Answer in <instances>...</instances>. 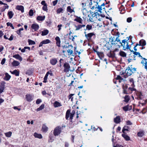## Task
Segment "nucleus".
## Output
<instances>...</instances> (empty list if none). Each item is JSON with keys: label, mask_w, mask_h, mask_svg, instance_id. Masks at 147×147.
I'll return each mask as SVG.
<instances>
[{"label": "nucleus", "mask_w": 147, "mask_h": 147, "mask_svg": "<svg viewBox=\"0 0 147 147\" xmlns=\"http://www.w3.org/2000/svg\"><path fill=\"white\" fill-rule=\"evenodd\" d=\"M99 2L97 1H93V3L92 2H90L89 3V6L92 9H94L97 8V10H96V11H97L96 12H95L94 14H95L94 16H97L98 14L97 11L100 12V13H101V10L102 9H104V11H105V7H104L105 4L104 3H103L100 5H98Z\"/></svg>", "instance_id": "f257e3e1"}, {"label": "nucleus", "mask_w": 147, "mask_h": 147, "mask_svg": "<svg viewBox=\"0 0 147 147\" xmlns=\"http://www.w3.org/2000/svg\"><path fill=\"white\" fill-rule=\"evenodd\" d=\"M120 45H117V47L120 48L121 47H123V49L124 50L126 49H130V47L129 45L128 42H127V40L126 39H124L122 40V42L121 41Z\"/></svg>", "instance_id": "f03ea898"}, {"label": "nucleus", "mask_w": 147, "mask_h": 147, "mask_svg": "<svg viewBox=\"0 0 147 147\" xmlns=\"http://www.w3.org/2000/svg\"><path fill=\"white\" fill-rule=\"evenodd\" d=\"M132 65L130 66H129L125 70V72L127 76H131L136 71V68L135 67L132 68Z\"/></svg>", "instance_id": "7ed1b4c3"}, {"label": "nucleus", "mask_w": 147, "mask_h": 147, "mask_svg": "<svg viewBox=\"0 0 147 147\" xmlns=\"http://www.w3.org/2000/svg\"><path fill=\"white\" fill-rule=\"evenodd\" d=\"M110 40H111V43L113 45H117L118 43L119 44L121 43V40L119 38H118V37H117L116 39H115V37L114 36L113 37L111 36L110 38Z\"/></svg>", "instance_id": "20e7f679"}, {"label": "nucleus", "mask_w": 147, "mask_h": 147, "mask_svg": "<svg viewBox=\"0 0 147 147\" xmlns=\"http://www.w3.org/2000/svg\"><path fill=\"white\" fill-rule=\"evenodd\" d=\"M62 127L60 126H58L56 127L53 131V134L55 136H58L61 132Z\"/></svg>", "instance_id": "39448f33"}, {"label": "nucleus", "mask_w": 147, "mask_h": 147, "mask_svg": "<svg viewBox=\"0 0 147 147\" xmlns=\"http://www.w3.org/2000/svg\"><path fill=\"white\" fill-rule=\"evenodd\" d=\"M63 67H64V72H68L70 70V67L68 63L66 62L64 64Z\"/></svg>", "instance_id": "423d86ee"}, {"label": "nucleus", "mask_w": 147, "mask_h": 147, "mask_svg": "<svg viewBox=\"0 0 147 147\" xmlns=\"http://www.w3.org/2000/svg\"><path fill=\"white\" fill-rule=\"evenodd\" d=\"M33 96L31 94H27L26 95V98L27 101L31 102L32 101L33 98Z\"/></svg>", "instance_id": "0eeeda50"}, {"label": "nucleus", "mask_w": 147, "mask_h": 147, "mask_svg": "<svg viewBox=\"0 0 147 147\" xmlns=\"http://www.w3.org/2000/svg\"><path fill=\"white\" fill-rule=\"evenodd\" d=\"M94 35L95 36V34L93 32H91L86 34L85 36L86 38L89 40L91 39V37Z\"/></svg>", "instance_id": "6e6552de"}, {"label": "nucleus", "mask_w": 147, "mask_h": 147, "mask_svg": "<svg viewBox=\"0 0 147 147\" xmlns=\"http://www.w3.org/2000/svg\"><path fill=\"white\" fill-rule=\"evenodd\" d=\"M135 57V56H134L133 53H131L129 55V58L127 60L128 63L131 62L132 60H136Z\"/></svg>", "instance_id": "1a4fd4ad"}, {"label": "nucleus", "mask_w": 147, "mask_h": 147, "mask_svg": "<svg viewBox=\"0 0 147 147\" xmlns=\"http://www.w3.org/2000/svg\"><path fill=\"white\" fill-rule=\"evenodd\" d=\"M31 28L34 29L35 31L38 30L39 28V25L36 24H33L31 26Z\"/></svg>", "instance_id": "9d476101"}, {"label": "nucleus", "mask_w": 147, "mask_h": 147, "mask_svg": "<svg viewBox=\"0 0 147 147\" xmlns=\"http://www.w3.org/2000/svg\"><path fill=\"white\" fill-rule=\"evenodd\" d=\"M75 17L76 18L74 19V21H76L80 24H82V22L83 21L82 19L80 17L77 16H75Z\"/></svg>", "instance_id": "9b49d317"}, {"label": "nucleus", "mask_w": 147, "mask_h": 147, "mask_svg": "<svg viewBox=\"0 0 147 147\" xmlns=\"http://www.w3.org/2000/svg\"><path fill=\"white\" fill-rule=\"evenodd\" d=\"M57 60L56 58H53L51 59L50 63L53 65H55L57 63Z\"/></svg>", "instance_id": "f8f14e48"}, {"label": "nucleus", "mask_w": 147, "mask_h": 147, "mask_svg": "<svg viewBox=\"0 0 147 147\" xmlns=\"http://www.w3.org/2000/svg\"><path fill=\"white\" fill-rule=\"evenodd\" d=\"M55 40L56 41V44L57 46L59 47H60L61 46V41L59 37L58 36H57L55 38Z\"/></svg>", "instance_id": "ddd939ff"}, {"label": "nucleus", "mask_w": 147, "mask_h": 147, "mask_svg": "<svg viewBox=\"0 0 147 147\" xmlns=\"http://www.w3.org/2000/svg\"><path fill=\"white\" fill-rule=\"evenodd\" d=\"M12 74L15 75L16 76H18L19 75V71H18L17 70L15 69L13 71H10Z\"/></svg>", "instance_id": "4468645a"}, {"label": "nucleus", "mask_w": 147, "mask_h": 147, "mask_svg": "<svg viewBox=\"0 0 147 147\" xmlns=\"http://www.w3.org/2000/svg\"><path fill=\"white\" fill-rule=\"evenodd\" d=\"M16 9L20 10L21 12L23 13L24 12V7L22 5H17L16 7Z\"/></svg>", "instance_id": "2eb2a0df"}, {"label": "nucleus", "mask_w": 147, "mask_h": 147, "mask_svg": "<svg viewBox=\"0 0 147 147\" xmlns=\"http://www.w3.org/2000/svg\"><path fill=\"white\" fill-rule=\"evenodd\" d=\"M85 25L84 24L81 25L80 24L78 25V26H75V27L76 28L75 30H78L82 28L83 27H84Z\"/></svg>", "instance_id": "dca6fc26"}, {"label": "nucleus", "mask_w": 147, "mask_h": 147, "mask_svg": "<svg viewBox=\"0 0 147 147\" xmlns=\"http://www.w3.org/2000/svg\"><path fill=\"white\" fill-rule=\"evenodd\" d=\"M140 46H144L146 44V42L145 40L142 39L140 40L139 42Z\"/></svg>", "instance_id": "f3484780"}, {"label": "nucleus", "mask_w": 147, "mask_h": 147, "mask_svg": "<svg viewBox=\"0 0 147 147\" xmlns=\"http://www.w3.org/2000/svg\"><path fill=\"white\" fill-rule=\"evenodd\" d=\"M120 118L119 116H118L116 117L114 119V121L117 123H119L120 122Z\"/></svg>", "instance_id": "a211bd4d"}, {"label": "nucleus", "mask_w": 147, "mask_h": 147, "mask_svg": "<svg viewBox=\"0 0 147 147\" xmlns=\"http://www.w3.org/2000/svg\"><path fill=\"white\" fill-rule=\"evenodd\" d=\"M13 57L16 58L17 59L19 60L20 61H21L22 60V57L18 54L15 55H13Z\"/></svg>", "instance_id": "6ab92c4d"}, {"label": "nucleus", "mask_w": 147, "mask_h": 147, "mask_svg": "<svg viewBox=\"0 0 147 147\" xmlns=\"http://www.w3.org/2000/svg\"><path fill=\"white\" fill-rule=\"evenodd\" d=\"M144 132L142 131L138 132L137 133V135L138 137H142L144 135Z\"/></svg>", "instance_id": "aec40b11"}, {"label": "nucleus", "mask_w": 147, "mask_h": 147, "mask_svg": "<svg viewBox=\"0 0 147 147\" xmlns=\"http://www.w3.org/2000/svg\"><path fill=\"white\" fill-rule=\"evenodd\" d=\"M45 18V16H38L36 18V19L40 21H42L44 20Z\"/></svg>", "instance_id": "412c9836"}, {"label": "nucleus", "mask_w": 147, "mask_h": 147, "mask_svg": "<svg viewBox=\"0 0 147 147\" xmlns=\"http://www.w3.org/2000/svg\"><path fill=\"white\" fill-rule=\"evenodd\" d=\"M49 32V30H44L42 32L41 35L42 36L46 35L48 34Z\"/></svg>", "instance_id": "4be33fe9"}, {"label": "nucleus", "mask_w": 147, "mask_h": 147, "mask_svg": "<svg viewBox=\"0 0 147 147\" xmlns=\"http://www.w3.org/2000/svg\"><path fill=\"white\" fill-rule=\"evenodd\" d=\"M5 77L3 79L6 81H8L9 80V75L6 72L5 73Z\"/></svg>", "instance_id": "5701e85b"}, {"label": "nucleus", "mask_w": 147, "mask_h": 147, "mask_svg": "<svg viewBox=\"0 0 147 147\" xmlns=\"http://www.w3.org/2000/svg\"><path fill=\"white\" fill-rule=\"evenodd\" d=\"M20 63L16 61H14L12 63V65L13 67L18 66L20 64Z\"/></svg>", "instance_id": "b1692460"}, {"label": "nucleus", "mask_w": 147, "mask_h": 147, "mask_svg": "<svg viewBox=\"0 0 147 147\" xmlns=\"http://www.w3.org/2000/svg\"><path fill=\"white\" fill-rule=\"evenodd\" d=\"M34 136L35 138H38L39 139H41L42 138V136L41 134H38L36 133H35L34 134Z\"/></svg>", "instance_id": "393cba45"}, {"label": "nucleus", "mask_w": 147, "mask_h": 147, "mask_svg": "<svg viewBox=\"0 0 147 147\" xmlns=\"http://www.w3.org/2000/svg\"><path fill=\"white\" fill-rule=\"evenodd\" d=\"M70 111L69 110H68L66 111L65 115V118L66 119H68L69 117L70 114Z\"/></svg>", "instance_id": "a878e982"}, {"label": "nucleus", "mask_w": 147, "mask_h": 147, "mask_svg": "<svg viewBox=\"0 0 147 147\" xmlns=\"http://www.w3.org/2000/svg\"><path fill=\"white\" fill-rule=\"evenodd\" d=\"M67 12H69L70 13H71L73 12H74V10L71 8L70 6H68L67 7Z\"/></svg>", "instance_id": "bb28decb"}, {"label": "nucleus", "mask_w": 147, "mask_h": 147, "mask_svg": "<svg viewBox=\"0 0 147 147\" xmlns=\"http://www.w3.org/2000/svg\"><path fill=\"white\" fill-rule=\"evenodd\" d=\"M75 113V111L74 110H73L72 111L71 113L70 114V121L71 122L72 121V120L73 118V117H74V115Z\"/></svg>", "instance_id": "cd10ccee"}, {"label": "nucleus", "mask_w": 147, "mask_h": 147, "mask_svg": "<svg viewBox=\"0 0 147 147\" xmlns=\"http://www.w3.org/2000/svg\"><path fill=\"white\" fill-rule=\"evenodd\" d=\"M54 106L55 107H59L61 106L62 105L59 102L57 101H56L54 104Z\"/></svg>", "instance_id": "c85d7f7f"}, {"label": "nucleus", "mask_w": 147, "mask_h": 147, "mask_svg": "<svg viewBox=\"0 0 147 147\" xmlns=\"http://www.w3.org/2000/svg\"><path fill=\"white\" fill-rule=\"evenodd\" d=\"M47 127L45 125H43L42 127V130L43 132H46L48 130Z\"/></svg>", "instance_id": "c756f323"}, {"label": "nucleus", "mask_w": 147, "mask_h": 147, "mask_svg": "<svg viewBox=\"0 0 147 147\" xmlns=\"http://www.w3.org/2000/svg\"><path fill=\"white\" fill-rule=\"evenodd\" d=\"M122 136L126 140L128 141L130 140V138L127 135H126L124 134H122Z\"/></svg>", "instance_id": "7c9ffc66"}, {"label": "nucleus", "mask_w": 147, "mask_h": 147, "mask_svg": "<svg viewBox=\"0 0 147 147\" xmlns=\"http://www.w3.org/2000/svg\"><path fill=\"white\" fill-rule=\"evenodd\" d=\"M92 25L88 24L86 26V29H84V30L85 31L86 30H89L92 29Z\"/></svg>", "instance_id": "2f4dec72"}, {"label": "nucleus", "mask_w": 147, "mask_h": 147, "mask_svg": "<svg viewBox=\"0 0 147 147\" xmlns=\"http://www.w3.org/2000/svg\"><path fill=\"white\" fill-rule=\"evenodd\" d=\"M124 101L126 102H128L130 100L129 96L128 95H126L124 98Z\"/></svg>", "instance_id": "473e14b6"}, {"label": "nucleus", "mask_w": 147, "mask_h": 147, "mask_svg": "<svg viewBox=\"0 0 147 147\" xmlns=\"http://www.w3.org/2000/svg\"><path fill=\"white\" fill-rule=\"evenodd\" d=\"M63 11V8H59L57 9V14L60 13H62Z\"/></svg>", "instance_id": "72a5a7b5"}, {"label": "nucleus", "mask_w": 147, "mask_h": 147, "mask_svg": "<svg viewBox=\"0 0 147 147\" xmlns=\"http://www.w3.org/2000/svg\"><path fill=\"white\" fill-rule=\"evenodd\" d=\"M120 55L123 57H125L126 55V54L124 52L121 51L119 53Z\"/></svg>", "instance_id": "f704fd0d"}, {"label": "nucleus", "mask_w": 147, "mask_h": 147, "mask_svg": "<svg viewBox=\"0 0 147 147\" xmlns=\"http://www.w3.org/2000/svg\"><path fill=\"white\" fill-rule=\"evenodd\" d=\"M45 105L44 104H42L38 108H37L36 110L39 111L43 109L44 108Z\"/></svg>", "instance_id": "c9c22d12"}, {"label": "nucleus", "mask_w": 147, "mask_h": 147, "mask_svg": "<svg viewBox=\"0 0 147 147\" xmlns=\"http://www.w3.org/2000/svg\"><path fill=\"white\" fill-rule=\"evenodd\" d=\"M130 51L132 52L134 55V56L135 55H138L139 57V55H140V53L138 52H137L136 51H134L133 50H131L130 49Z\"/></svg>", "instance_id": "e433bc0d"}, {"label": "nucleus", "mask_w": 147, "mask_h": 147, "mask_svg": "<svg viewBox=\"0 0 147 147\" xmlns=\"http://www.w3.org/2000/svg\"><path fill=\"white\" fill-rule=\"evenodd\" d=\"M135 93L136 94L137 96L138 97H140V96H142L141 92H139L138 90H136V92H135Z\"/></svg>", "instance_id": "4c0bfd02"}, {"label": "nucleus", "mask_w": 147, "mask_h": 147, "mask_svg": "<svg viewBox=\"0 0 147 147\" xmlns=\"http://www.w3.org/2000/svg\"><path fill=\"white\" fill-rule=\"evenodd\" d=\"M116 79L117 80H119V82H121V81H122L123 80V78H122L121 76L119 75L117 76V77L116 78Z\"/></svg>", "instance_id": "58836bf2"}, {"label": "nucleus", "mask_w": 147, "mask_h": 147, "mask_svg": "<svg viewBox=\"0 0 147 147\" xmlns=\"http://www.w3.org/2000/svg\"><path fill=\"white\" fill-rule=\"evenodd\" d=\"M42 42L44 44H45L50 43L51 41L49 39H47L42 41Z\"/></svg>", "instance_id": "ea45409f"}, {"label": "nucleus", "mask_w": 147, "mask_h": 147, "mask_svg": "<svg viewBox=\"0 0 147 147\" xmlns=\"http://www.w3.org/2000/svg\"><path fill=\"white\" fill-rule=\"evenodd\" d=\"M128 106V105H127L123 107V110L125 111H129Z\"/></svg>", "instance_id": "a19ab883"}, {"label": "nucleus", "mask_w": 147, "mask_h": 147, "mask_svg": "<svg viewBox=\"0 0 147 147\" xmlns=\"http://www.w3.org/2000/svg\"><path fill=\"white\" fill-rule=\"evenodd\" d=\"M28 42L29 45H33L35 44V42L30 40H28Z\"/></svg>", "instance_id": "79ce46f5"}, {"label": "nucleus", "mask_w": 147, "mask_h": 147, "mask_svg": "<svg viewBox=\"0 0 147 147\" xmlns=\"http://www.w3.org/2000/svg\"><path fill=\"white\" fill-rule=\"evenodd\" d=\"M0 4L4 5H5L4 7L5 8V9H6L7 8L8 9V7H9L8 6V5H7V4L4 3L1 1H0Z\"/></svg>", "instance_id": "37998d69"}, {"label": "nucleus", "mask_w": 147, "mask_h": 147, "mask_svg": "<svg viewBox=\"0 0 147 147\" xmlns=\"http://www.w3.org/2000/svg\"><path fill=\"white\" fill-rule=\"evenodd\" d=\"M129 90H128V89L127 90V89L125 90H123V93L125 94H129L130 93Z\"/></svg>", "instance_id": "c03bdc74"}, {"label": "nucleus", "mask_w": 147, "mask_h": 147, "mask_svg": "<svg viewBox=\"0 0 147 147\" xmlns=\"http://www.w3.org/2000/svg\"><path fill=\"white\" fill-rule=\"evenodd\" d=\"M67 52L69 55H71L73 54V51L71 49H68L67 51Z\"/></svg>", "instance_id": "a18cd8bd"}, {"label": "nucleus", "mask_w": 147, "mask_h": 147, "mask_svg": "<svg viewBox=\"0 0 147 147\" xmlns=\"http://www.w3.org/2000/svg\"><path fill=\"white\" fill-rule=\"evenodd\" d=\"M74 94H69L68 96V98H69V99H71V101H72L73 99V97H72V96H74Z\"/></svg>", "instance_id": "49530a36"}, {"label": "nucleus", "mask_w": 147, "mask_h": 147, "mask_svg": "<svg viewBox=\"0 0 147 147\" xmlns=\"http://www.w3.org/2000/svg\"><path fill=\"white\" fill-rule=\"evenodd\" d=\"M129 81L130 83H132V85H133V86H133L134 87L135 86L134 82L133 79L132 78H130L129 79Z\"/></svg>", "instance_id": "de8ad7c7"}, {"label": "nucleus", "mask_w": 147, "mask_h": 147, "mask_svg": "<svg viewBox=\"0 0 147 147\" xmlns=\"http://www.w3.org/2000/svg\"><path fill=\"white\" fill-rule=\"evenodd\" d=\"M29 14L30 16H33V11L32 9H30L29 12Z\"/></svg>", "instance_id": "09e8293b"}, {"label": "nucleus", "mask_w": 147, "mask_h": 147, "mask_svg": "<svg viewBox=\"0 0 147 147\" xmlns=\"http://www.w3.org/2000/svg\"><path fill=\"white\" fill-rule=\"evenodd\" d=\"M42 9L44 11H47L48 10L47 8V5H45L43 6L42 8Z\"/></svg>", "instance_id": "8fccbe9b"}, {"label": "nucleus", "mask_w": 147, "mask_h": 147, "mask_svg": "<svg viewBox=\"0 0 147 147\" xmlns=\"http://www.w3.org/2000/svg\"><path fill=\"white\" fill-rule=\"evenodd\" d=\"M128 90H130L131 92H132L133 91H135V92H136V90L135 88L131 87H129L128 88Z\"/></svg>", "instance_id": "3c124183"}, {"label": "nucleus", "mask_w": 147, "mask_h": 147, "mask_svg": "<svg viewBox=\"0 0 147 147\" xmlns=\"http://www.w3.org/2000/svg\"><path fill=\"white\" fill-rule=\"evenodd\" d=\"M128 88L127 85L125 84V85H123V90L127 89Z\"/></svg>", "instance_id": "603ef678"}, {"label": "nucleus", "mask_w": 147, "mask_h": 147, "mask_svg": "<svg viewBox=\"0 0 147 147\" xmlns=\"http://www.w3.org/2000/svg\"><path fill=\"white\" fill-rule=\"evenodd\" d=\"M58 2V0H55L54 1H53L52 2L53 5L54 6H55L57 3Z\"/></svg>", "instance_id": "864d4df0"}, {"label": "nucleus", "mask_w": 147, "mask_h": 147, "mask_svg": "<svg viewBox=\"0 0 147 147\" xmlns=\"http://www.w3.org/2000/svg\"><path fill=\"white\" fill-rule=\"evenodd\" d=\"M132 18L131 17L128 18L127 19V22L130 23L132 21Z\"/></svg>", "instance_id": "5fc2aeb1"}, {"label": "nucleus", "mask_w": 147, "mask_h": 147, "mask_svg": "<svg viewBox=\"0 0 147 147\" xmlns=\"http://www.w3.org/2000/svg\"><path fill=\"white\" fill-rule=\"evenodd\" d=\"M41 101L42 100L41 99H38L37 100L36 102L37 104H39L41 102Z\"/></svg>", "instance_id": "6e6d98bb"}, {"label": "nucleus", "mask_w": 147, "mask_h": 147, "mask_svg": "<svg viewBox=\"0 0 147 147\" xmlns=\"http://www.w3.org/2000/svg\"><path fill=\"white\" fill-rule=\"evenodd\" d=\"M13 15V13L11 11H10V19L11 18Z\"/></svg>", "instance_id": "4d7b16f0"}, {"label": "nucleus", "mask_w": 147, "mask_h": 147, "mask_svg": "<svg viewBox=\"0 0 147 147\" xmlns=\"http://www.w3.org/2000/svg\"><path fill=\"white\" fill-rule=\"evenodd\" d=\"M126 124L127 125H131L132 124V123L131 122L129 121V120H128L126 122Z\"/></svg>", "instance_id": "13d9d810"}, {"label": "nucleus", "mask_w": 147, "mask_h": 147, "mask_svg": "<svg viewBox=\"0 0 147 147\" xmlns=\"http://www.w3.org/2000/svg\"><path fill=\"white\" fill-rule=\"evenodd\" d=\"M125 127H123V129H122V132L123 133H125V131H128V129H127V128H125Z\"/></svg>", "instance_id": "bf43d9fd"}, {"label": "nucleus", "mask_w": 147, "mask_h": 147, "mask_svg": "<svg viewBox=\"0 0 147 147\" xmlns=\"http://www.w3.org/2000/svg\"><path fill=\"white\" fill-rule=\"evenodd\" d=\"M5 59L3 58V59L2 60V61H1V64L2 65H3L5 63Z\"/></svg>", "instance_id": "052dcab7"}, {"label": "nucleus", "mask_w": 147, "mask_h": 147, "mask_svg": "<svg viewBox=\"0 0 147 147\" xmlns=\"http://www.w3.org/2000/svg\"><path fill=\"white\" fill-rule=\"evenodd\" d=\"M41 3L42 5H43V6L47 5V4L46 3L45 1H42Z\"/></svg>", "instance_id": "680f3d73"}, {"label": "nucleus", "mask_w": 147, "mask_h": 147, "mask_svg": "<svg viewBox=\"0 0 147 147\" xmlns=\"http://www.w3.org/2000/svg\"><path fill=\"white\" fill-rule=\"evenodd\" d=\"M62 26V24H59L57 26V27L59 28H58V31H60L61 29V27Z\"/></svg>", "instance_id": "e2e57ef3"}, {"label": "nucleus", "mask_w": 147, "mask_h": 147, "mask_svg": "<svg viewBox=\"0 0 147 147\" xmlns=\"http://www.w3.org/2000/svg\"><path fill=\"white\" fill-rule=\"evenodd\" d=\"M113 147H123L121 145L119 144H116V146H113Z\"/></svg>", "instance_id": "0e129e2a"}, {"label": "nucleus", "mask_w": 147, "mask_h": 147, "mask_svg": "<svg viewBox=\"0 0 147 147\" xmlns=\"http://www.w3.org/2000/svg\"><path fill=\"white\" fill-rule=\"evenodd\" d=\"M20 30H17V31H16V33H17L19 35H20V36H21V32H20Z\"/></svg>", "instance_id": "69168bd1"}, {"label": "nucleus", "mask_w": 147, "mask_h": 147, "mask_svg": "<svg viewBox=\"0 0 147 147\" xmlns=\"http://www.w3.org/2000/svg\"><path fill=\"white\" fill-rule=\"evenodd\" d=\"M128 108L129 111L131 110L132 109V106L131 105H128Z\"/></svg>", "instance_id": "338daca9"}, {"label": "nucleus", "mask_w": 147, "mask_h": 147, "mask_svg": "<svg viewBox=\"0 0 147 147\" xmlns=\"http://www.w3.org/2000/svg\"><path fill=\"white\" fill-rule=\"evenodd\" d=\"M5 134L6 137H9V132L5 133Z\"/></svg>", "instance_id": "774afa93"}]
</instances>
